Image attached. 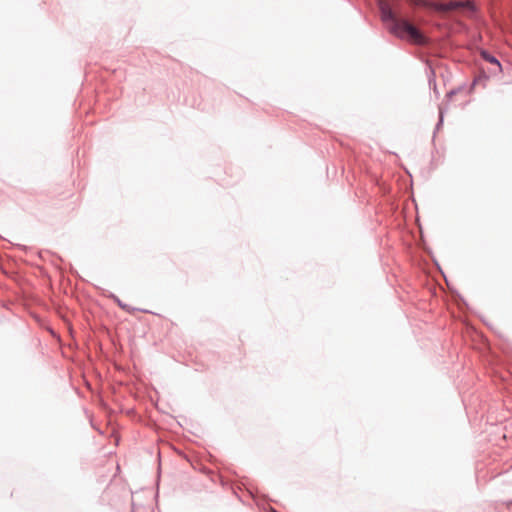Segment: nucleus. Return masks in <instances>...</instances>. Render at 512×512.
<instances>
[{
  "label": "nucleus",
  "mask_w": 512,
  "mask_h": 512,
  "mask_svg": "<svg viewBox=\"0 0 512 512\" xmlns=\"http://www.w3.org/2000/svg\"><path fill=\"white\" fill-rule=\"evenodd\" d=\"M380 11L382 21L392 34L414 44L424 45L427 43L426 36L408 20L397 17L387 3H381Z\"/></svg>",
  "instance_id": "f257e3e1"
},
{
  "label": "nucleus",
  "mask_w": 512,
  "mask_h": 512,
  "mask_svg": "<svg viewBox=\"0 0 512 512\" xmlns=\"http://www.w3.org/2000/svg\"><path fill=\"white\" fill-rule=\"evenodd\" d=\"M410 4L414 6H427L431 7L440 12H449L454 10L472 9L470 2L451 1L449 3L441 4H429L424 0H408Z\"/></svg>",
  "instance_id": "f03ea898"
},
{
  "label": "nucleus",
  "mask_w": 512,
  "mask_h": 512,
  "mask_svg": "<svg viewBox=\"0 0 512 512\" xmlns=\"http://www.w3.org/2000/svg\"><path fill=\"white\" fill-rule=\"evenodd\" d=\"M483 57H484L488 62H490V63H492V64H497L498 66H500L499 61H498L495 57L490 56V55H488V54H487V53H485V52L483 53Z\"/></svg>",
  "instance_id": "7ed1b4c3"
}]
</instances>
